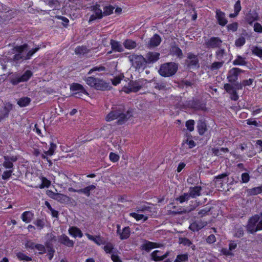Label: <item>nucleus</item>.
Wrapping results in <instances>:
<instances>
[{"mask_svg": "<svg viewBox=\"0 0 262 262\" xmlns=\"http://www.w3.org/2000/svg\"><path fill=\"white\" fill-rule=\"evenodd\" d=\"M123 77L124 76L123 75H120L119 76L114 77L113 79L111 80L112 84L114 85H117V84L120 83L121 80L122 79Z\"/></svg>", "mask_w": 262, "mask_h": 262, "instance_id": "58", "label": "nucleus"}, {"mask_svg": "<svg viewBox=\"0 0 262 262\" xmlns=\"http://www.w3.org/2000/svg\"><path fill=\"white\" fill-rule=\"evenodd\" d=\"M222 42V40L218 37H211L205 42L207 48H219Z\"/></svg>", "mask_w": 262, "mask_h": 262, "instance_id": "18", "label": "nucleus"}, {"mask_svg": "<svg viewBox=\"0 0 262 262\" xmlns=\"http://www.w3.org/2000/svg\"><path fill=\"white\" fill-rule=\"evenodd\" d=\"M190 196L188 192L184 193L183 194L177 197L176 200L179 202L180 203H183L185 202L188 201L190 199Z\"/></svg>", "mask_w": 262, "mask_h": 262, "instance_id": "41", "label": "nucleus"}, {"mask_svg": "<svg viewBox=\"0 0 262 262\" xmlns=\"http://www.w3.org/2000/svg\"><path fill=\"white\" fill-rule=\"evenodd\" d=\"M130 228L127 226L123 228L121 232L119 234V238L121 240L127 239L130 235Z\"/></svg>", "mask_w": 262, "mask_h": 262, "instance_id": "34", "label": "nucleus"}, {"mask_svg": "<svg viewBox=\"0 0 262 262\" xmlns=\"http://www.w3.org/2000/svg\"><path fill=\"white\" fill-rule=\"evenodd\" d=\"M123 45L124 48L128 50L134 49L137 47L136 42L130 39L124 40Z\"/></svg>", "mask_w": 262, "mask_h": 262, "instance_id": "35", "label": "nucleus"}, {"mask_svg": "<svg viewBox=\"0 0 262 262\" xmlns=\"http://www.w3.org/2000/svg\"><path fill=\"white\" fill-rule=\"evenodd\" d=\"M244 71L238 68H233L228 71L227 79L229 82L233 83L238 79L240 73H243Z\"/></svg>", "mask_w": 262, "mask_h": 262, "instance_id": "13", "label": "nucleus"}, {"mask_svg": "<svg viewBox=\"0 0 262 262\" xmlns=\"http://www.w3.org/2000/svg\"><path fill=\"white\" fill-rule=\"evenodd\" d=\"M33 76V72L30 70L26 71L23 75L19 73H15L10 77V82L13 85H16L20 82L28 81Z\"/></svg>", "mask_w": 262, "mask_h": 262, "instance_id": "8", "label": "nucleus"}, {"mask_svg": "<svg viewBox=\"0 0 262 262\" xmlns=\"http://www.w3.org/2000/svg\"><path fill=\"white\" fill-rule=\"evenodd\" d=\"M161 42V37L157 34H155L150 39L147 45L148 47L152 48L158 46Z\"/></svg>", "mask_w": 262, "mask_h": 262, "instance_id": "26", "label": "nucleus"}, {"mask_svg": "<svg viewBox=\"0 0 262 262\" xmlns=\"http://www.w3.org/2000/svg\"><path fill=\"white\" fill-rule=\"evenodd\" d=\"M257 15L253 16L252 14L248 13L246 16V20L249 24L251 25L254 21L257 19Z\"/></svg>", "mask_w": 262, "mask_h": 262, "instance_id": "52", "label": "nucleus"}, {"mask_svg": "<svg viewBox=\"0 0 262 262\" xmlns=\"http://www.w3.org/2000/svg\"><path fill=\"white\" fill-rule=\"evenodd\" d=\"M34 224L40 229H43L45 226V222L43 219H37Z\"/></svg>", "mask_w": 262, "mask_h": 262, "instance_id": "57", "label": "nucleus"}, {"mask_svg": "<svg viewBox=\"0 0 262 262\" xmlns=\"http://www.w3.org/2000/svg\"><path fill=\"white\" fill-rule=\"evenodd\" d=\"M58 241L61 244L68 247H73L74 245V242L64 234L58 236Z\"/></svg>", "mask_w": 262, "mask_h": 262, "instance_id": "23", "label": "nucleus"}, {"mask_svg": "<svg viewBox=\"0 0 262 262\" xmlns=\"http://www.w3.org/2000/svg\"><path fill=\"white\" fill-rule=\"evenodd\" d=\"M246 229L247 232L252 234L262 230V219H260L259 215L255 214L251 216L248 219Z\"/></svg>", "mask_w": 262, "mask_h": 262, "instance_id": "5", "label": "nucleus"}, {"mask_svg": "<svg viewBox=\"0 0 262 262\" xmlns=\"http://www.w3.org/2000/svg\"><path fill=\"white\" fill-rule=\"evenodd\" d=\"M229 175V173H223L221 174H219L217 176H215L214 178L213 181L214 182L215 185L218 186H220L222 187L223 185V180L226 177H227Z\"/></svg>", "mask_w": 262, "mask_h": 262, "instance_id": "31", "label": "nucleus"}, {"mask_svg": "<svg viewBox=\"0 0 262 262\" xmlns=\"http://www.w3.org/2000/svg\"><path fill=\"white\" fill-rule=\"evenodd\" d=\"M132 66L136 70H144L147 66V62L142 55L133 54L128 56Z\"/></svg>", "mask_w": 262, "mask_h": 262, "instance_id": "7", "label": "nucleus"}, {"mask_svg": "<svg viewBox=\"0 0 262 262\" xmlns=\"http://www.w3.org/2000/svg\"><path fill=\"white\" fill-rule=\"evenodd\" d=\"M54 199L61 203H67L70 201V198L60 193L54 194Z\"/></svg>", "mask_w": 262, "mask_h": 262, "instance_id": "30", "label": "nucleus"}, {"mask_svg": "<svg viewBox=\"0 0 262 262\" xmlns=\"http://www.w3.org/2000/svg\"><path fill=\"white\" fill-rule=\"evenodd\" d=\"M17 257L19 260H25L27 261H32V258L31 257L28 256L24 253L22 252H18L16 254Z\"/></svg>", "mask_w": 262, "mask_h": 262, "instance_id": "42", "label": "nucleus"}, {"mask_svg": "<svg viewBox=\"0 0 262 262\" xmlns=\"http://www.w3.org/2000/svg\"><path fill=\"white\" fill-rule=\"evenodd\" d=\"M75 52L77 55H84L88 53L89 50L85 46H79L75 49Z\"/></svg>", "mask_w": 262, "mask_h": 262, "instance_id": "40", "label": "nucleus"}, {"mask_svg": "<svg viewBox=\"0 0 262 262\" xmlns=\"http://www.w3.org/2000/svg\"><path fill=\"white\" fill-rule=\"evenodd\" d=\"M16 14L15 10H11L7 12L1 13L0 14V28L6 25L9 21L15 17Z\"/></svg>", "mask_w": 262, "mask_h": 262, "instance_id": "11", "label": "nucleus"}, {"mask_svg": "<svg viewBox=\"0 0 262 262\" xmlns=\"http://www.w3.org/2000/svg\"><path fill=\"white\" fill-rule=\"evenodd\" d=\"M247 63L246 58L240 55H237L236 58L233 61V64L234 66H246Z\"/></svg>", "mask_w": 262, "mask_h": 262, "instance_id": "37", "label": "nucleus"}, {"mask_svg": "<svg viewBox=\"0 0 262 262\" xmlns=\"http://www.w3.org/2000/svg\"><path fill=\"white\" fill-rule=\"evenodd\" d=\"M101 2L99 4L96 3L95 5L91 6L90 10L93 11L94 13L92 14L89 18V23L95 21L97 19H101L103 18V11L102 10Z\"/></svg>", "mask_w": 262, "mask_h": 262, "instance_id": "9", "label": "nucleus"}, {"mask_svg": "<svg viewBox=\"0 0 262 262\" xmlns=\"http://www.w3.org/2000/svg\"><path fill=\"white\" fill-rule=\"evenodd\" d=\"M70 90L73 92H77L73 93V96L75 97H79L76 96L77 95H80V93H83L86 95H89V93L84 88V87L80 84L78 83H73L70 85Z\"/></svg>", "mask_w": 262, "mask_h": 262, "instance_id": "15", "label": "nucleus"}, {"mask_svg": "<svg viewBox=\"0 0 262 262\" xmlns=\"http://www.w3.org/2000/svg\"><path fill=\"white\" fill-rule=\"evenodd\" d=\"M195 122L193 120H189L186 122V127H187V129L190 131L192 132L194 130V125Z\"/></svg>", "mask_w": 262, "mask_h": 262, "instance_id": "49", "label": "nucleus"}, {"mask_svg": "<svg viewBox=\"0 0 262 262\" xmlns=\"http://www.w3.org/2000/svg\"><path fill=\"white\" fill-rule=\"evenodd\" d=\"M179 63L174 62H165L160 65L158 73L163 77H170L174 75L178 70Z\"/></svg>", "mask_w": 262, "mask_h": 262, "instance_id": "4", "label": "nucleus"}, {"mask_svg": "<svg viewBox=\"0 0 262 262\" xmlns=\"http://www.w3.org/2000/svg\"><path fill=\"white\" fill-rule=\"evenodd\" d=\"M252 53L254 55H257L259 57H262V49L258 47H255L253 48Z\"/></svg>", "mask_w": 262, "mask_h": 262, "instance_id": "59", "label": "nucleus"}, {"mask_svg": "<svg viewBox=\"0 0 262 262\" xmlns=\"http://www.w3.org/2000/svg\"><path fill=\"white\" fill-rule=\"evenodd\" d=\"M13 171V169H9L8 170L5 171L2 176V179L4 180L9 179L11 177Z\"/></svg>", "mask_w": 262, "mask_h": 262, "instance_id": "54", "label": "nucleus"}, {"mask_svg": "<svg viewBox=\"0 0 262 262\" xmlns=\"http://www.w3.org/2000/svg\"><path fill=\"white\" fill-rule=\"evenodd\" d=\"M179 243L185 246H190L192 245V242L186 237L179 238Z\"/></svg>", "mask_w": 262, "mask_h": 262, "instance_id": "48", "label": "nucleus"}, {"mask_svg": "<svg viewBox=\"0 0 262 262\" xmlns=\"http://www.w3.org/2000/svg\"><path fill=\"white\" fill-rule=\"evenodd\" d=\"M105 70H106L105 67L103 66H100L99 67L97 66V67H94V68L91 69L89 71V72H88V74H91L93 72H95V71L101 72V71H105Z\"/></svg>", "mask_w": 262, "mask_h": 262, "instance_id": "56", "label": "nucleus"}, {"mask_svg": "<svg viewBox=\"0 0 262 262\" xmlns=\"http://www.w3.org/2000/svg\"><path fill=\"white\" fill-rule=\"evenodd\" d=\"M69 233L74 237H79L80 238L83 236V233L81 230L77 227L72 226L70 227L68 230Z\"/></svg>", "mask_w": 262, "mask_h": 262, "instance_id": "29", "label": "nucleus"}, {"mask_svg": "<svg viewBox=\"0 0 262 262\" xmlns=\"http://www.w3.org/2000/svg\"><path fill=\"white\" fill-rule=\"evenodd\" d=\"M238 24L237 22H234L227 26V29L228 31L235 32L237 30Z\"/></svg>", "mask_w": 262, "mask_h": 262, "instance_id": "50", "label": "nucleus"}, {"mask_svg": "<svg viewBox=\"0 0 262 262\" xmlns=\"http://www.w3.org/2000/svg\"><path fill=\"white\" fill-rule=\"evenodd\" d=\"M244 230L243 227H240L239 228H235L234 236L240 238L244 235Z\"/></svg>", "mask_w": 262, "mask_h": 262, "instance_id": "53", "label": "nucleus"}, {"mask_svg": "<svg viewBox=\"0 0 262 262\" xmlns=\"http://www.w3.org/2000/svg\"><path fill=\"white\" fill-rule=\"evenodd\" d=\"M4 161L3 163V166L6 169H13V162H15L18 160L17 156H4Z\"/></svg>", "mask_w": 262, "mask_h": 262, "instance_id": "17", "label": "nucleus"}, {"mask_svg": "<svg viewBox=\"0 0 262 262\" xmlns=\"http://www.w3.org/2000/svg\"><path fill=\"white\" fill-rule=\"evenodd\" d=\"M187 59L185 60V63L188 69L199 68V59L197 55H195L192 52H188L187 54Z\"/></svg>", "mask_w": 262, "mask_h": 262, "instance_id": "10", "label": "nucleus"}, {"mask_svg": "<svg viewBox=\"0 0 262 262\" xmlns=\"http://www.w3.org/2000/svg\"><path fill=\"white\" fill-rule=\"evenodd\" d=\"M110 45L112 51L114 52H122L124 51V48L120 42L116 40L111 39Z\"/></svg>", "mask_w": 262, "mask_h": 262, "instance_id": "24", "label": "nucleus"}, {"mask_svg": "<svg viewBox=\"0 0 262 262\" xmlns=\"http://www.w3.org/2000/svg\"><path fill=\"white\" fill-rule=\"evenodd\" d=\"M196 128L199 134L201 136L204 135L207 130V125L205 120H199L197 123Z\"/></svg>", "mask_w": 262, "mask_h": 262, "instance_id": "27", "label": "nucleus"}, {"mask_svg": "<svg viewBox=\"0 0 262 262\" xmlns=\"http://www.w3.org/2000/svg\"><path fill=\"white\" fill-rule=\"evenodd\" d=\"M224 63V61H222L220 62L215 61L212 63L210 67V70L211 71H214L216 70H218L220 69Z\"/></svg>", "mask_w": 262, "mask_h": 262, "instance_id": "44", "label": "nucleus"}, {"mask_svg": "<svg viewBox=\"0 0 262 262\" xmlns=\"http://www.w3.org/2000/svg\"><path fill=\"white\" fill-rule=\"evenodd\" d=\"M40 48L41 45H35L33 48L28 51L25 55H24L23 53L30 49L29 45L24 43L23 45L16 46L14 47L13 50L17 53L13 56L12 60L16 63H20L24 60H29Z\"/></svg>", "mask_w": 262, "mask_h": 262, "instance_id": "2", "label": "nucleus"}, {"mask_svg": "<svg viewBox=\"0 0 262 262\" xmlns=\"http://www.w3.org/2000/svg\"><path fill=\"white\" fill-rule=\"evenodd\" d=\"M33 217L34 214L30 211H25L21 215L22 220L26 223H30Z\"/></svg>", "mask_w": 262, "mask_h": 262, "instance_id": "32", "label": "nucleus"}, {"mask_svg": "<svg viewBox=\"0 0 262 262\" xmlns=\"http://www.w3.org/2000/svg\"><path fill=\"white\" fill-rule=\"evenodd\" d=\"M188 138L183 141V142L186 143L188 145L189 148H192L196 145L195 142L192 140H189V138L191 137V136L190 134H187Z\"/></svg>", "mask_w": 262, "mask_h": 262, "instance_id": "46", "label": "nucleus"}, {"mask_svg": "<svg viewBox=\"0 0 262 262\" xmlns=\"http://www.w3.org/2000/svg\"><path fill=\"white\" fill-rule=\"evenodd\" d=\"M155 89L159 90H166V83L165 82H156L155 83Z\"/></svg>", "mask_w": 262, "mask_h": 262, "instance_id": "55", "label": "nucleus"}, {"mask_svg": "<svg viewBox=\"0 0 262 262\" xmlns=\"http://www.w3.org/2000/svg\"><path fill=\"white\" fill-rule=\"evenodd\" d=\"M93 241L98 245H105L106 244V241L100 235L95 237Z\"/></svg>", "mask_w": 262, "mask_h": 262, "instance_id": "51", "label": "nucleus"}, {"mask_svg": "<svg viewBox=\"0 0 262 262\" xmlns=\"http://www.w3.org/2000/svg\"><path fill=\"white\" fill-rule=\"evenodd\" d=\"M159 247V244L157 243L144 240V243L141 245L140 249L141 250H145L147 252H149L151 249Z\"/></svg>", "mask_w": 262, "mask_h": 262, "instance_id": "22", "label": "nucleus"}, {"mask_svg": "<svg viewBox=\"0 0 262 262\" xmlns=\"http://www.w3.org/2000/svg\"><path fill=\"white\" fill-rule=\"evenodd\" d=\"M147 80L144 79H140L135 81L130 80L128 85L133 89L134 92L136 93L143 88Z\"/></svg>", "mask_w": 262, "mask_h": 262, "instance_id": "16", "label": "nucleus"}, {"mask_svg": "<svg viewBox=\"0 0 262 262\" xmlns=\"http://www.w3.org/2000/svg\"><path fill=\"white\" fill-rule=\"evenodd\" d=\"M206 104L203 101L196 97H193L191 100L185 101V103L176 104L177 108L181 109L191 108L195 111H206Z\"/></svg>", "mask_w": 262, "mask_h": 262, "instance_id": "3", "label": "nucleus"}, {"mask_svg": "<svg viewBox=\"0 0 262 262\" xmlns=\"http://www.w3.org/2000/svg\"><path fill=\"white\" fill-rule=\"evenodd\" d=\"M106 245L104 246L103 249L106 253H111L114 249V246L111 243L106 242Z\"/></svg>", "mask_w": 262, "mask_h": 262, "instance_id": "45", "label": "nucleus"}, {"mask_svg": "<svg viewBox=\"0 0 262 262\" xmlns=\"http://www.w3.org/2000/svg\"><path fill=\"white\" fill-rule=\"evenodd\" d=\"M161 252L159 250H155L151 252L150 256V260L155 261H158V257L159 255H161Z\"/></svg>", "mask_w": 262, "mask_h": 262, "instance_id": "43", "label": "nucleus"}, {"mask_svg": "<svg viewBox=\"0 0 262 262\" xmlns=\"http://www.w3.org/2000/svg\"><path fill=\"white\" fill-rule=\"evenodd\" d=\"M177 258L181 262L187 261L188 260V254L187 253L179 254L177 256Z\"/></svg>", "mask_w": 262, "mask_h": 262, "instance_id": "64", "label": "nucleus"}, {"mask_svg": "<svg viewBox=\"0 0 262 262\" xmlns=\"http://www.w3.org/2000/svg\"><path fill=\"white\" fill-rule=\"evenodd\" d=\"M215 18L217 23L221 26H225L228 23L225 13L219 9L215 11Z\"/></svg>", "mask_w": 262, "mask_h": 262, "instance_id": "20", "label": "nucleus"}, {"mask_svg": "<svg viewBox=\"0 0 262 262\" xmlns=\"http://www.w3.org/2000/svg\"><path fill=\"white\" fill-rule=\"evenodd\" d=\"M246 192L249 196L257 195L262 193V186L247 189Z\"/></svg>", "mask_w": 262, "mask_h": 262, "instance_id": "36", "label": "nucleus"}, {"mask_svg": "<svg viewBox=\"0 0 262 262\" xmlns=\"http://www.w3.org/2000/svg\"><path fill=\"white\" fill-rule=\"evenodd\" d=\"M202 187L200 186L190 187L188 193L191 198L194 199L201 195Z\"/></svg>", "mask_w": 262, "mask_h": 262, "instance_id": "25", "label": "nucleus"}, {"mask_svg": "<svg viewBox=\"0 0 262 262\" xmlns=\"http://www.w3.org/2000/svg\"><path fill=\"white\" fill-rule=\"evenodd\" d=\"M225 54L226 53L225 49H220L216 51L215 52L216 58L219 60H221V59H222L224 55H225Z\"/></svg>", "mask_w": 262, "mask_h": 262, "instance_id": "60", "label": "nucleus"}, {"mask_svg": "<svg viewBox=\"0 0 262 262\" xmlns=\"http://www.w3.org/2000/svg\"><path fill=\"white\" fill-rule=\"evenodd\" d=\"M86 84L91 87L94 88L96 90L106 91L112 88L109 83L104 81L103 79L90 76L87 77L85 80Z\"/></svg>", "mask_w": 262, "mask_h": 262, "instance_id": "6", "label": "nucleus"}, {"mask_svg": "<svg viewBox=\"0 0 262 262\" xmlns=\"http://www.w3.org/2000/svg\"><path fill=\"white\" fill-rule=\"evenodd\" d=\"M13 105L9 102L4 103V105L0 108V122L9 117Z\"/></svg>", "mask_w": 262, "mask_h": 262, "instance_id": "14", "label": "nucleus"}, {"mask_svg": "<svg viewBox=\"0 0 262 262\" xmlns=\"http://www.w3.org/2000/svg\"><path fill=\"white\" fill-rule=\"evenodd\" d=\"M246 42V39L244 37L241 36L238 38L236 39L235 41V45L237 47H241L245 45Z\"/></svg>", "mask_w": 262, "mask_h": 262, "instance_id": "47", "label": "nucleus"}, {"mask_svg": "<svg viewBox=\"0 0 262 262\" xmlns=\"http://www.w3.org/2000/svg\"><path fill=\"white\" fill-rule=\"evenodd\" d=\"M31 102V99L27 97H22L17 101V104L23 107L29 105Z\"/></svg>", "mask_w": 262, "mask_h": 262, "instance_id": "39", "label": "nucleus"}, {"mask_svg": "<svg viewBox=\"0 0 262 262\" xmlns=\"http://www.w3.org/2000/svg\"><path fill=\"white\" fill-rule=\"evenodd\" d=\"M96 188V187L95 185L92 184L89 186H87L86 187L79 189H76L72 187H69L68 188V190L70 192H77L79 194H83L87 197H90L91 194V192H92L93 190H94Z\"/></svg>", "mask_w": 262, "mask_h": 262, "instance_id": "12", "label": "nucleus"}, {"mask_svg": "<svg viewBox=\"0 0 262 262\" xmlns=\"http://www.w3.org/2000/svg\"><path fill=\"white\" fill-rule=\"evenodd\" d=\"M45 4L53 9L58 10L60 7V3L58 0H49Z\"/></svg>", "mask_w": 262, "mask_h": 262, "instance_id": "38", "label": "nucleus"}, {"mask_svg": "<svg viewBox=\"0 0 262 262\" xmlns=\"http://www.w3.org/2000/svg\"><path fill=\"white\" fill-rule=\"evenodd\" d=\"M224 89L227 93L230 95V98L233 101H237L239 96L237 91L233 90L232 85L230 83H225L224 85Z\"/></svg>", "mask_w": 262, "mask_h": 262, "instance_id": "19", "label": "nucleus"}, {"mask_svg": "<svg viewBox=\"0 0 262 262\" xmlns=\"http://www.w3.org/2000/svg\"><path fill=\"white\" fill-rule=\"evenodd\" d=\"M133 116L131 110H125L123 104H119L112 108V110L106 117V121H111L118 119L116 123L118 125H123Z\"/></svg>", "mask_w": 262, "mask_h": 262, "instance_id": "1", "label": "nucleus"}, {"mask_svg": "<svg viewBox=\"0 0 262 262\" xmlns=\"http://www.w3.org/2000/svg\"><path fill=\"white\" fill-rule=\"evenodd\" d=\"M102 8L103 9V16H106L113 13L115 8L111 5H104L103 3L101 2Z\"/></svg>", "mask_w": 262, "mask_h": 262, "instance_id": "33", "label": "nucleus"}, {"mask_svg": "<svg viewBox=\"0 0 262 262\" xmlns=\"http://www.w3.org/2000/svg\"><path fill=\"white\" fill-rule=\"evenodd\" d=\"M242 180L241 181L242 183H247L249 181L250 176L247 172H244L242 174L241 176Z\"/></svg>", "mask_w": 262, "mask_h": 262, "instance_id": "61", "label": "nucleus"}, {"mask_svg": "<svg viewBox=\"0 0 262 262\" xmlns=\"http://www.w3.org/2000/svg\"><path fill=\"white\" fill-rule=\"evenodd\" d=\"M170 53L173 56H176L180 59H182L183 58L182 51L178 46H171L170 49Z\"/></svg>", "mask_w": 262, "mask_h": 262, "instance_id": "28", "label": "nucleus"}, {"mask_svg": "<svg viewBox=\"0 0 262 262\" xmlns=\"http://www.w3.org/2000/svg\"><path fill=\"white\" fill-rule=\"evenodd\" d=\"M37 244H35V243L33 242L32 241L29 240L27 241L26 243H25V247L28 249L29 248L30 249H34L36 248Z\"/></svg>", "mask_w": 262, "mask_h": 262, "instance_id": "63", "label": "nucleus"}, {"mask_svg": "<svg viewBox=\"0 0 262 262\" xmlns=\"http://www.w3.org/2000/svg\"><path fill=\"white\" fill-rule=\"evenodd\" d=\"M35 249L39 251V254H43L46 252L45 246L42 244H37Z\"/></svg>", "mask_w": 262, "mask_h": 262, "instance_id": "62", "label": "nucleus"}, {"mask_svg": "<svg viewBox=\"0 0 262 262\" xmlns=\"http://www.w3.org/2000/svg\"><path fill=\"white\" fill-rule=\"evenodd\" d=\"M160 53L158 52H148L145 54V60L147 64L156 62L160 58Z\"/></svg>", "mask_w": 262, "mask_h": 262, "instance_id": "21", "label": "nucleus"}]
</instances>
